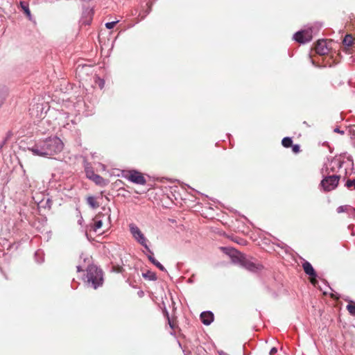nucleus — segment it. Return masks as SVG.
Returning a JSON list of instances; mask_svg holds the SVG:
<instances>
[{
	"label": "nucleus",
	"instance_id": "1",
	"mask_svg": "<svg viewBox=\"0 0 355 355\" xmlns=\"http://www.w3.org/2000/svg\"><path fill=\"white\" fill-rule=\"evenodd\" d=\"M63 147L62 141L58 137H54L36 144L29 150L35 155L51 157L60 153Z\"/></svg>",
	"mask_w": 355,
	"mask_h": 355
},
{
	"label": "nucleus",
	"instance_id": "2",
	"mask_svg": "<svg viewBox=\"0 0 355 355\" xmlns=\"http://www.w3.org/2000/svg\"><path fill=\"white\" fill-rule=\"evenodd\" d=\"M85 282L96 289L98 286L103 285V271L95 266H89L87 270Z\"/></svg>",
	"mask_w": 355,
	"mask_h": 355
},
{
	"label": "nucleus",
	"instance_id": "3",
	"mask_svg": "<svg viewBox=\"0 0 355 355\" xmlns=\"http://www.w3.org/2000/svg\"><path fill=\"white\" fill-rule=\"evenodd\" d=\"M110 224V214L98 213L94 218L92 229L99 234L104 232Z\"/></svg>",
	"mask_w": 355,
	"mask_h": 355
},
{
	"label": "nucleus",
	"instance_id": "4",
	"mask_svg": "<svg viewBox=\"0 0 355 355\" xmlns=\"http://www.w3.org/2000/svg\"><path fill=\"white\" fill-rule=\"evenodd\" d=\"M130 232L132 234L133 238L141 245H143L148 252L153 254V252L150 250L147 245V239L144 234L140 230V229L135 224L131 223L129 225Z\"/></svg>",
	"mask_w": 355,
	"mask_h": 355
},
{
	"label": "nucleus",
	"instance_id": "5",
	"mask_svg": "<svg viewBox=\"0 0 355 355\" xmlns=\"http://www.w3.org/2000/svg\"><path fill=\"white\" fill-rule=\"evenodd\" d=\"M123 177L125 179L137 184L144 185L146 183V180L144 175L141 172L135 170L123 171Z\"/></svg>",
	"mask_w": 355,
	"mask_h": 355
},
{
	"label": "nucleus",
	"instance_id": "6",
	"mask_svg": "<svg viewBox=\"0 0 355 355\" xmlns=\"http://www.w3.org/2000/svg\"><path fill=\"white\" fill-rule=\"evenodd\" d=\"M240 264L250 271L261 270L263 266L259 263L254 262L252 259L247 258L244 254H241L238 257Z\"/></svg>",
	"mask_w": 355,
	"mask_h": 355
},
{
	"label": "nucleus",
	"instance_id": "7",
	"mask_svg": "<svg viewBox=\"0 0 355 355\" xmlns=\"http://www.w3.org/2000/svg\"><path fill=\"white\" fill-rule=\"evenodd\" d=\"M340 180V176L338 175H330L326 177L321 181V186L322 187L324 191H330L336 188L338 184V182Z\"/></svg>",
	"mask_w": 355,
	"mask_h": 355
},
{
	"label": "nucleus",
	"instance_id": "8",
	"mask_svg": "<svg viewBox=\"0 0 355 355\" xmlns=\"http://www.w3.org/2000/svg\"><path fill=\"white\" fill-rule=\"evenodd\" d=\"M331 40H318L315 46V50L317 54L320 55H327L331 49Z\"/></svg>",
	"mask_w": 355,
	"mask_h": 355
},
{
	"label": "nucleus",
	"instance_id": "9",
	"mask_svg": "<svg viewBox=\"0 0 355 355\" xmlns=\"http://www.w3.org/2000/svg\"><path fill=\"white\" fill-rule=\"evenodd\" d=\"M294 39L299 43H306L311 40L312 32L311 30H304L297 32Z\"/></svg>",
	"mask_w": 355,
	"mask_h": 355
},
{
	"label": "nucleus",
	"instance_id": "10",
	"mask_svg": "<svg viewBox=\"0 0 355 355\" xmlns=\"http://www.w3.org/2000/svg\"><path fill=\"white\" fill-rule=\"evenodd\" d=\"M85 173L87 178L94 181L96 184L100 186L107 184L106 180L99 175L96 174L92 169L86 168Z\"/></svg>",
	"mask_w": 355,
	"mask_h": 355
},
{
	"label": "nucleus",
	"instance_id": "11",
	"mask_svg": "<svg viewBox=\"0 0 355 355\" xmlns=\"http://www.w3.org/2000/svg\"><path fill=\"white\" fill-rule=\"evenodd\" d=\"M200 320L205 325L210 324L214 320V314L211 311H205L200 314Z\"/></svg>",
	"mask_w": 355,
	"mask_h": 355
},
{
	"label": "nucleus",
	"instance_id": "12",
	"mask_svg": "<svg viewBox=\"0 0 355 355\" xmlns=\"http://www.w3.org/2000/svg\"><path fill=\"white\" fill-rule=\"evenodd\" d=\"M302 268H303L304 272L306 275H308L309 276H317L314 268H313L312 265L309 262L305 261L304 263H303Z\"/></svg>",
	"mask_w": 355,
	"mask_h": 355
},
{
	"label": "nucleus",
	"instance_id": "13",
	"mask_svg": "<svg viewBox=\"0 0 355 355\" xmlns=\"http://www.w3.org/2000/svg\"><path fill=\"white\" fill-rule=\"evenodd\" d=\"M19 6L21 8V10L24 11V12L26 15V17L31 20L32 18V15H31V11L28 8V4L24 1H20Z\"/></svg>",
	"mask_w": 355,
	"mask_h": 355
},
{
	"label": "nucleus",
	"instance_id": "14",
	"mask_svg": "<svg viewBox=\"0 0 355 355\" xmlns=\"http://www.w3.org/2000/svg\"><path fill=\"white\" fill-rule=\"evenodd\" d=\"M165 315H166V316L167 318L168 322V324H169L170 327L173 330H175L176 328H178V324H177L176 320L171 318L169 317L168 313L167 311H165Z\"/></svg>",
	"mask_w": 355,
	"mask_h": 355
},
{
	"label": "nucleus",
	"instance_id": "15",
	"mask_svg": "<svg viewBox=\"0 0 355 355\" xmlns=\"http://www.w3.org/2000/svg\"><path fill=\"white\" fill-rule=\"evenodd\" d=\"M143 277L149 280L155 281L157 279V275L155 272L150 270H147L145 273H143Z\"/></svg>",
	"mask_w": 355,
	"mask_h": 355
},
{
	"label": "nucleus",
	"instance_id": "16",
	"mask_svg": "<svg viewBox=\"0 0 355 355\" xmlns=\"http://www.w3.org/2000/svg\"><path fill=\"white\" fill-rule=\"evenodd\" d=\"M354 39L352 35H347L343 39V44L347 46H351L353 44Z\"/></svg>",
	"mask_w": 355,
	"mask_h": 355
},
{
	"label": "nucleus",
	"instance_id": "17",
	"mask_svg": "<svg viewBox=\"0 0 355 355\" xmlns=\"http://www.w3.org/2000/svg\"><path fill=\"white\" fill-rule=\"evenodd\" d=\"M87 202L92 208H96L99 206L98 202L96 200L95 198L93 196H89L87 198Z\"/></svg>",
	"mask_w": 355,
	"mask_h": 355
},
{
	"label": "nucleus",
	"instance_id": "18",
	"mask_svg": "<svg viewBox=\"0 0 355 355\" xmlns=\"http://www.w3.org/2000/svg\"><path fill=\"white\" fill-rule=\"evenodd\" d=\"M346 308L352 315L355 316V302L350 301Z\"/></svg>",
	"mask_w": 355,
	"mask_h": 355
},
{
	"label": "nucleus",
	"instance_id": "19",
	"mask_svg": "<svg viewBox=\"0 0 355 355\" xmlns=\"http://www.w3.org/2000/svg\"><path fill=\"white\" fill-rule=\"evenodd\" d=\"M282 144L285 148H289L292 146L293 141L290 137H284L282 141Z\"/></svg>",
	"mask_w": 355,
	"mask_h": 355
},
{
	"label": "nucleus",
	"instance_id": "20",
	"mask_svg": "<svg viewBox=\"0 0 355 355\" xmlns=\"http://www.w3.org/2000/svg\"><path fill=\"white\" fill-rule=\"evenodd\" d=\"M346 187L347 188L354 187L355 189V179L354 180H348L346 182Z\"/></svg>",
	"mask_w": 355,
	"mask_h": 355
},
{
	"label": "nucleus",
	"instance_id": "21",
	"mask_svg": "<svg viewBox=\"0 0 355 355\" xmlns=\"http://www.w3.org/2000/svg\"><path fill=\"white\" fill-rule=\"evenodd\" d=\"M119 22V21H112V22H107L105 24V27L108 29L113 28L115 25Z\"/></svg>",
	"mask_w": 355,
	"mask_h": 355
},
{
	"label": "nucleus",
	"instance_id": "22",
	"mask_svg": "<svg viewBox=\"0 0 355 355\" xmlns=\"http://www.w3.org/2000/svg\"><path fill=\"white\" fill-rule=\"evenodd\" d=\"M6 98V94L3 91L0 89V107L2 105V104L4 102V100Z\"/></svg>",
	"mask_w": 355,
	"mask_h": 355
},
{
	"label": "nucleus",
	"instance_id": "23",
	"mask_svg": "<svg viewBox=\"0 0 355 355\" xmlns=\"http://www.w3.org/2000/svg\"><path fill=\"white\" fill-rule=\"evenodd\" d=\"M153 264L162 271H166L165 268L158 261L156 260Z\"/></svg>",
	"mask_w": 355,
	"mask_h": 355
},
{
	"label": "nucleus",
	"instance_id": "24",
	"mask_svg": "<svg viewBox=\"0 0 355 355\" xmlns=\"http://www.w3.org/2000/svg\"><path fill=\"white\" fill-rule=\"evenodd\" d=\"M291 147L294 153H298L300 151V146L298 144L292 145Z\"/></svg>",
	"mask_w": 355,
	"mask_h": 355
},
{
	"label": "nucleus",
	"instance_id": "25",
	"mask_svg": "<svg viewBox=\"0 0 355 355\" xmlns=\"http://www.w3.org/2000/svg\"><path fill=\"white\" fill-rule=\"evenodd\" d=\"M347 209V206H340V207H338L337 208V212L338 214H340V213L346 211Z\"/></svg>",
	"mask_w": 355,
	"mask_h": 355
},
{
	"label": "nucleus",
	"instance_id": "26",
	"mask_svg": "<svg viewBox=\"0 0 355 355\" xmlns=\"http://www.w3.org/2000/svg\"><path fill=\"white\" fill-rule=\"evenodd\" d=\"M317 276H310V282L313 285H316L318 283V281L316 279Z\"/></svg>",
	"mask_w": 355,
	"mask_h": 355
},
{
	"label": "nucleus",
	"instance_id": "27",
	"mask_svg": "<svg viewBox=\"0 0 355 355\" xmlns=\"http://www.w3.org/2000/svg\"><path fill=\"white\" fill-rule=\"evenodd\" d=\"M123 270V268L121 266H114L113 267V271L116 272H121Z\"/></svg>",
	"mask_w": 355,
	"mask_h": 355
},
{
	"label": "nucleus",
	"instance_id": "28",
	"mask_svg": "<svg viewBox=\"0 0 355 355\" xmlns=\"http://www.w3.org/2000/svg\"><path fill=\"white\" fill-rule=\"evenodd\" d=\"M149 253H150V255H148V259L152 263H153L156 261V259L153 257V254H151L150 252H149Z\"/></svg>",
	"mask_w": 355,
	"mask_h": 355
},
{
	"label": "nucleus",
	"instance_id": "29",
	"mask_svg": "<svg viewBox=\"0 0 355 355\" xmlns=\"http://www.w3.org/2000/svg\"><path fill=\"white\" fill-rule=\"evenodd\" d=\"M277 349L275 347H272L271 349H270V355H274L276 352H277Z\"/></svg>",
	"mask_w": 355,
	"mask_h": 355
},
{
	"label": "nucleus",
	"instance_id": "30",
	"mask_svg": "<svg viewBox=\"0 0 355 355\" xmlns=\"http://www.w3.org/2000/svg\"><path fill=\"white\" fill-rule=\"evenodd\" d=\"M77 268H78V271H80L81 270V269H80V268L79 266H78Z\"/></svg>",
	"mask_w": 355,
	"mask_h": 355
},
{
	"label": "nucleus",
	"instance_id": "31",
	"mask_svg": "<svg viewBox=\"0 0 355 355\" xmlns=\"http://www.w3.org/2000/svg\"><path fill=\"white\" fill-rule=\"evenodd\" d=\"M220 355H229V354H227L226 353H223V354H220Z\"/></svg>",
	"mask_w": 355,
	"mask_h": 355
}]
</instances>
